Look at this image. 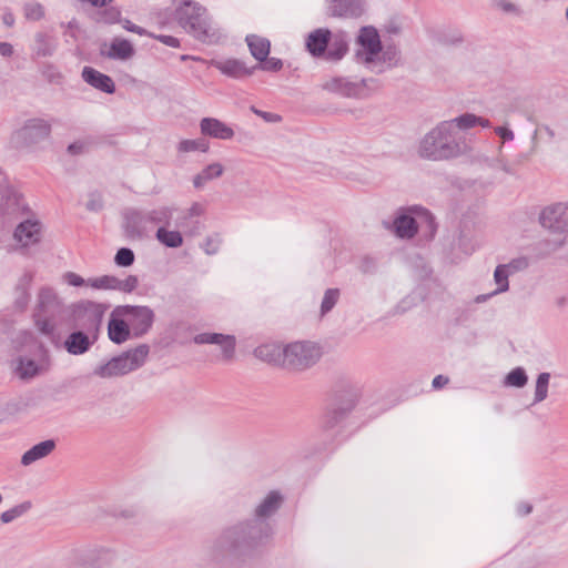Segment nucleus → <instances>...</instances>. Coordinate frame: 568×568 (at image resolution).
I'll return each mask as SVG.
<instances>
[{"mask_svg": "<svg viewBox=\"0 0 568 568\" xmlns=\"http://www.w3.org/2000/svg\"><path fill=\"white\" fill-rule=\"evenodd\" d=\"M40 72L42 77L51 84H60L62 82V73L54 64L50 62L43 63L40 68Z\"/></svg>", "mask_w": 568, "mask_h": 568, "instance_id": "obj_48", "label": "nucleus"}, {"mask_svg": "<svg viewBox=\"0 0 568 568\" xmlns=\"http://www.w3.org/2000/svg\"><path fill=\"white\" fill-rule=\"evenodd\" d=\"M550 381V374L547 372L540 373L536 379L534 404L545 400L548 396V386Z\"/></svg>", "mask_w": 568, "mask_h": 568, "instance_id": "obj_41", "label": "nucleus"}, {"mask_svg": "<svg viewBox=\"0 0 568 568\" xmlns=\"http://www.w3.org/2000/svg\"><path fill=\"white\" fill-rule=\"evenodd\" d=\"M453 121L456 130H466L476 125V122H478V115L474 113H464L455 118Z\"/></svg>", "mask_w": 568, "mask_h": 568, "instance_id": "obj_51", "label": "nucleus"}, {"mask_svg": "<svg viewBox=\"0 0 568 568\" xmlns=\"http://www.w3.org/2000/svg\"><path fill=\"white\" fill-rule=\"evenodd\" d=\"M251 111L268 123H278L282 121V116L280 114L258 110L254 105L251 106Z\"/></svg>", "mask_w": 568, "mask_h": 568, "instance_id": "obj_59", "label": "nucleus"}, {"mask_svg": "<svg viewBox=\"0 0 568 568\" xmlns=\"http://www.w3.org/2000/svg\"><path fill=\"white\" fill-rule=\"evenodd\" d=\"M386 229H392L399 239H413L418 229L425 225L430 237H434L437 231V224L434 215L425 207L414 205L410 207L398 209L393 224L384 222Z\"/></svg>", "mask_w": 568, "mask_h": 568, "instance_id": "obj_4", "label": "nucleus"}, {"mask_svg": "<svg viewBox=\"0 0 568 568\" xmlns=\"http://www.w3.org/2000/svg\"><path fill=\"white\" fill-rule=\"evenodd\" d=\"M197 345L216 344L222 348V356L225 361H231L235 354V336L222 333H200L193 337Z\"/></svg>", "mask_w": 568, "mask_h": 568, "instance_id": "obj_19", "label": "nucleus"}, {"mask_svg": "<svg viewBox=\"0 0 568 568\" xmlns=\"http://www.w3.org/2000/svg\"><path fill=\"white\" fill-rule=\"evenodd\" d=\"M81 77L87 84L103 93L113 94L115 92L116 88L113 79L92 67H84Z\"/></svg>", "mask_w": 568, "mask_h": 568, "instance_id": "obj_20", "label": "nucleus"}, {"mask_svg": "<svg viewBox=\"0 0 568 568\" xmlns=\"http://www.w3.org/2000/svg\"><path fill=\"white\" fill-rule=\"evenodd\" d=\"M70 318L74 328L83 329L99 336L108 305L82 300L69 307Z\"/></svg>", "mask_w": 568, "mask_h": 568, "instance_id": "obj_7", "label": "nucleus"}, {"mask_svg": "<svg viewBox=\"0 0 568 568\" xmlns=\"http://www.w3.org/2000/svg\"><path fill=\"white\" fill-rule=\"evenodd\" d=\"M41 239V223L34 219H23L18 222L13 231V240L21 247L36 244Z\"/></svg>", "mask_w": 568, "mask_h": 568, "instance_id": "obj_17", "label": "nucleus"}, {"mask_svg": "<svg viewBox=\"0 0 568 568\" xmlns=\"http://www.w3.org/2000/svg\"><path fill=\"white\" fill-rule=\"evenodd\" d=\"M114 314L112 313L108 324V335L114 344L120 345L130 338L132 331L129 322L114 317Z\"/></svg>", "mask_w": 568, "mask_h": 568, "instance_id": "obj_28", "label": "nucleus"}, {"mask_svg": "<svg viewBox=\"0 0 568 568\" xmlns=\"http://www.w3.org/2000/svg\"><path fill=\"white\" fill-rule=\"evenodd\" d=\"M113 313L128 317L134 337L145 335L154 322V312L149 306L123 305L118 306Z\"/></svg>", "mask_w": 568, "mask_h": 568, "instance_id": "obj_12", "label": "nucleus"}, {"mask_svg": "<svg viewBox=\"0 0 568 568\" xmlns=\"http://www.w3.org/2000/svg\"><path fill=\"white\" fill-rule=\"evenodd\" d=\"M331 12L334 17L358 18L364 13L362 0H331Z\"/></svg>", "mask_w": 568, "mask_h": 568, "instance_id": "obj_25", "label": "nucleus"}, {"mask_svg": "<svg viewBox=\"0 0 568 568\" xmlns=\"http://www.w3.org/2000/svg\"><path fill=\"white\" fill-rule=\"evenodd\" d=\"M565 244V237L546 239L540 242V247L546 254L558 251Z\"/></svg>", "mask_w": 568, "mask_h": 568, "instance_id": "obj_55", "label": "nucleus"}, {"mask_svg": "<svg viewBox=\"0 0 568 568\" xmlns=\"http://www.w3.org/2000/svg\"><path fill=\"white\" fill-rule=\"evenodd\" d=\"M89 150V143L87 141L78 140L68 145V152L71 155H80Z\"/></svg>", "mask_w": 568, "mask_h": 568, "instance_id": "obj_61", "label": "nucleus"}, {"mask_svg": "<svg viewBox=\"0 0 568 568\" xmlns=\"http://www.w3.org/2000/svg\"><path fill=\"white\" fill-rule=\"evenodd\" d=\"M341 295V291L338 288H327L324 293L322 304H321V314L325 315L331 312L336 303L338 302Z\"/></svg>", "mask_w": 568, "mask_h": 568, "instance_id": "obj_44", "label": "nucleus"}, {"mask_svg": "<svg viewBox=\"0 0 568 568\" xmlns=\"http://www.w3.org/2000/svg\"><path fill=\"white\" fill-rule=\"evenodd\" d=\"M509 271L506 268V266L499 264L494 272V280L497 284V288L493 292V294H499L508 291L509 288Z\"/></svg>", "mask_w": 568, "mask_h": 568, "instance_id": "obj_43", "label": "nucleus"}, {"mask_svg": "<svg viewBox=\"0 0 568 568\" xmlns=\"http://www.w3.org/2000/svg\"><path fill=\"white\" fill-rule=\"evenodd\" d=\"M149 352L150 347L146 344H141L135 348L128 349L120 355L112 357L106 363L98 365L93 369V375L101 378H112L126 375L143 366Z\"/></svg>", "mask_w": 568, "mask_h": 568, "instance_id": "obj_6", "label": "nucleus"}, {"mask_svg": "<svg viewBox=\"0 0 568 568\" xmlns=\"http://www.w3.org/2000/svg\"><path fill=\"white\" fill-rule=\"evenodd\" d=\"M245 41L252 57L256 61H264L268 57L271 51V42L268 39L257 34H247Z\"/></svg>", "mask_w": 568, "mask_h": 568, "instance_id": "obj_29", "label": "nucleus"}, {"mask_svg": "<svg viewBox=\"0 0 568 568\" xmlns=\"http://www.w3.org/2000/svg\"><path fill=\"white\" fill-rule=\"evenodd\" d=\"M148 215L145 211L126 209L123 212V230L126 237L142 240L148 236Z\"/></svg>", "mask_w": 568, "mask_h": 568, "instance_id": "obj_15", "label": "nucleus"}, {"mask_svg": "<svg viewBox=\"0 0 568 568\" xmlns=\"http://www.w3.org/2000/svg\"><path fill=\"white\" fill-rule=\"evenodd\" d=\"M223 172L224 168L221 163L209 164L193 178V185L195 189H202L207 182L220 178Z\"/></svg>", "mask_w": 568, "mask_h": 568, "instance_id": "obj_35", "label": "nucleus"}, {"mask_svg": "<svg viewBox=\"0 0 568 568\" xmlns=\"http://www.w3.org/2000/svg\"><path fill=\"white\" fill-rule=\"evenodd\" d=\"M399 60V50L396 45L389 44L384 47L382 44V51L379 53V57L377 61H382L384 63H387L388 67H395L397 65Z\"/></svg>", "mask_w": 568, "mask_h": 568, "instance_id": "obj_45", "label": "nucleus"}, {"mask_svg": "<svg viewBox=\"0 0 568 568\" xmlns=\"http://www.w3.org/2000/svg\"><path fill=\"white\" fill-rule=\"evenodd\" d=\"M17 371L21 378H32L40 373V366L34 359L20 356L18 358Z\"/></svg>", "mask_w": 568, "mask_h": 568, "instance_id": "obj_39", "label": "nucleus"}, {"mask_svg": "<svg viewBox=\"0 0 568 568\" xmlns=\"http://www.w3.org/2000/svg\"><path fill=\"white\" fill-rule=\"evenodd\" d=\"M348 51V41L344 33L332 36L324 58L328 61L341 60Z\"/></svg>", "mask_w": 568, "mask_h": 568, "instance_id": "obj_32", "label": "nucleus"}, {"mask_svg": "<svg viewBox=\"0 0 568 568\" xmlns=\"http://www.w3.org/2000/svg\"><path fill=\"white\" fill-rule=\"evenodd\" d=\"M139 285V278L135 275H129L125 280H119L118 291L124 293L133 292Z\"/></svg>", "mask_w": 568, "mask_h": 568, "instance_id": "obj_57", "label": "nucleus"}, {"mask_svg": "<svg viewBox=\"0 0 568 568\" xmlns=\"http://www.w3.org/2000/svg\"><path fill=\"white\" fill-rule=\"evenodd\" d=\"M24 17L28 20L39 21L44 17V8L39 2H28L23 7Z\"/></svg>", "mask_w": 568, "mask_h": 568, "instance_id": "obj_50", "label": "nucleus"}, {"mask_svg": "<svg viewBox=\"0 0 568 568\" xmlns=\"http://www.w3.org/2000/svg\"><path fill=\"white\" fill-rule=\"evenodd\" d=\"M255 70H263L268 72H277L283 68V61L278 58H266L264 61H260L257 64L253 65Z\"/></svg>", "mask_w": 568, "mask_h": 568, "instance_id": "obj_52", "label": "nucleus"}, {"mask_svg": "<svg viewBox=\"0 0 568 568\" xmlns=\"http://www.w3.org/2000/svg\"><path fill=\"white\" fill-rule=\"evenodd\" d=\"M179 214L175 219L176 229H182L187 235L194 236L200 234L203 224L199 220H192L185 214V211H176Z\"/></svg>", "mask_w": 568, "mask_h": 568, "instance_id": "obj_38", "label": "nucleus"}, {"mask_svg": "<svg viewBox=\"0 0 568 568\" xmlns=\"http://www.w3.org/2000/svg\"><path fill=\"white\" fill-rule=\"evenodd\" d=\"M209 142L203 138H199L195 140H182L178 144V151L182 153L193 151H201L205 153L209 151Z\"/></svg>", "mask_w": 568, "mask_h": 568, "instance_id": "obj_42", "label": "nucleus"}, {"mask_svg": "<svg viewBox=\"0 0 568 568\" xmlns=\"http://www.w3.org/2000/svg\"><path fill=\"white\" fill-rule=\"evenodd\" d=\"M332 40L329 29L320 28L312 31L306 39V49L315 58H324L326 49Z\"/></svg>", "mask_w": 568, "mask_h": 568, "instance_id": "obj_23", "label": "nucleus"}, {"mask_svg": "<svg viewBox=\"0 0 568 568\" xmlns=\"http://www.w3.org/2000/svg\"><path fill=\"white\" fill-rule=\"evenodd\" d=\"M272 535L268 521L247 519L225 528L211 547L213 560L243 564L255 557Z\"/></svg>", "mask_w": 568, "mask_h": 568, "instance_id": "obj_1", "label": "nucleus"}, {"mask_svg": "<svg viewBox=\"0 0 568 568\" xmlns=\"http://www.w3.org/2000/svg\"><path fill=\"white\" fill-rule=\"evenodd\" d=\"M150 38H153L161 43L171 47V48H179L180 47V40L173 36H166V34H154L151 32Z\"/></svg>", "mask_w": 568, "mask_h": 568, "instance_id": "obj_62", "label": "nucleus"}, {"mask_svg": "<svg viewBox=\"0 0 568 568\" xmlns=\"http://www.w3.org/2000/svg\"><path fill=\"white\" fill-rule=\"evenodd\" d=\"M51 133V124L41 118H32L17 130L12 141L18 148H31L48 139Z\"/></svg>", "mask_w": 568, "mask_h": 568, "instance_id": "obj_11", "label": "nucleus"}, {"mask_svg": "<svg viewBox=\"0 0 568 568\" xmlns=\"http://www.w3.org/2000/svg\"><path fill=\"white\" fill-rule=\"evenodd\" d=\"M254 355L271 364L284 366V348L275 344H264L255 348Z\"/></svg>", "mask_w": 568, "mask_h": 568, "instance_id": "obj_31", "label": "nucleus"}, {"mask_svg": "<svg viewBox=\"0 0 568 568\" xmlns=\"http://www.w3.org/2000/svg\"><path fill=\"white\" fill-rule=\"evenodd\" d=\"M321 357L320 348L311 342H295L284 347V367L304 371Z\"/></svg>", "mask_w": 568, "mask_h": 568, "instance_id": "obj_9", "label": "nucleus"}, {"mask_svg": "<svg viewBox=\"0 0 568 568\" xmlns=\"http://www.w3.org/2000/svg\"><path fill=\"white\" fill-rule=\"evenodd\" d=\"M30 301V293L28 290H16L14 306L19 311H24Z\"/></svg>", "mask_w": 568, "mask_h": 568, "instance_id": "obj_58", "label": "nucleus"}, {"mask_svg": "<svg viewBox=\"0 0 568 568\" xmlns=\"http://www.w3.org/2000/svg\"><path fill=\"white\" fill-rule=\"evenodd\" d=\"M121 23H122V27L129 32H133L139 36H146V37H150V34H151V32H149L146 29L132 23L129 19L121 20Z\"/></svg>", "mask_w": 568, "mask_h": 568, "instance_id": "obj_63", "label": "nucleus"}, {"mask_svg": "<svg viewBox=\"0 0 568 568\" xmlns=\"http://www.w3.org/2000/svg\"><path fill=\"white\" fill-rule=\"evenodd\" d=\"M283 497L276 491H270L266 497L255 508V517L253 519L265 520L273 516L282 506Z\"/></svg>", "mask_w": 568, "mask_h": 568, "instance_id": "obj_26", "label": "nucleus"}, {"mask_svg": "<svg viewBox=\"0 0 568 568\" xmlns=\"http://www.w3.org/2000/svg\"><path fill=\"white\" fill-rule=\"evenodd\" d=\"M174 16L179 24L197 40L207 43L215 41V31L209 26L203 7L186 0L175 9Z\"/></svg>", "mask_w": 568, "mask_h": 568, "instance_id": "obj_5", "label": "nucleus"}, {"mask_svg": "<svg viewBox=\"0 0 568 568\" xmlns=\"http://www.w3.org/2000/svg\"><path fill=\"white\" fill-rule=\"evenodd\" d=\"M57 444L54 439H45L28 449L21 457V464L29 466L37 460H40L49 456L55 448Z\"/></svg>", "mask_w": 568, "mask_h": 568, "instance_id": "obj_27", "label": "nucleus"}, {"mask_svg": "<svg viewBox=\"0 0 568 568\" xmlns=\"http://www.w3.org/2000/svg\"><path fill=\"white\" fill-rule=\"evenodd\" d=\"M466 152L467 144L455 129L454 121L438 123L424 135L418 146L419 156L432 161L455 159Z\"/></svg>", "mask_w": 568, "mask_h": 568, "instance_id": "obj_2", "label": "nucleus"}, {"mask_svg": "<svg viewBox=\"0 0 568 568\" xmlns=\"http://www.w3.org/2000/svg\"><path fill=\"white\" fill-rule=\"evenodd\" d=\"M368 81H374V79L363 78L359 81H351L348 78L336 77L323 83L322 88L328 92L337 93L346 98H359Z\"/></svg>", "mask_w": 568, "mask_h": 568, "instance_id": "obj_16", "label": "nucleus"}, {"mask_svg": "<svg viewBox=\"0 0 568 568\" xmlns=\"http://www.w3.org/2000/svg\"><path fill=\"white\" fill-rule=\"evenodd\" d=\"M98 337V335L89 334L87 331L75 328L63 342L61 341L58 347L62 345L70 355H83L90 351Z\"/></svg>", "mask_w": 568, "mask_h": 568, "instance_id": "obj_18", "label": "nucleus"}, {"mask_svg": "<svg viewBox=\"0 0 568 568\" xmlns=\"http://www.w3.org/2000/svg\"><path fill=\"white\" fill-rule=\"evenodd\" d=\"M85 207L90 212H100L103 209L102 197L97 193H91L90 199L85 204Z\"/></svg>", "mask_w": 568, "mask_h": 568, "instance_id": "obj_60", "label": "nucleus"}, {"mask_svg": "<svg viewBox=\"0 0 568 568\" xmlns=\"http://www.w3.org/2000/svg\"><path fill=\"white\" fill-rule=\"evenodd\" d=\"M211 63L221 73L234 79L250 77L255 71V68L246 67L245 63L239 59L212 60Z\"/></svg>", "mask_w": 568, "mask_h": 568, "instance_id": "obj_21", "label": "nucleus"}, {"mask_svg": "<svg viewBox=\"0 0 568 568\" xmlns=\"http://www.w3.org/2000/svg\"><path fill=\"white\" fill-rule=\"evenodd\" d=\"M92 13H90V19L97 23L104 24H114L121 22V10L118 7L105 6L102 8H95Z\"/></svg>", "mask_w": 568, "mask_h": 568, "instance_id": "obj_33", "label": "nucleus"}, {"mask_svg": "<svg viewBox=\"0 0 568 568\" xmlns=\"http://www.w3.org/2000/svg\"><path fill=\"white\" fill-rule=\"evenodd\" d=\"M540 224L554 233L568 232V205L556 203L545 207L539 216Z\"/></svg>", "mask_w": 568, "mask_h": 568, "instance_id": "obj_14", "label": "nucleus"}, {"mask_svg": "<svg viewBox=\"0 0 568 568\" xmlns=\"http://www.w3.org/2000/svg\"><path fill=\"white\" fill-rule=\"evenodd\" d=\"M89 285L97 290H118L119 278L113 275H103L90 280Z\"/></svg>", "mask_w": 568, "mask_h": 568, "instance_id": "obj_47", "label": "nucleus"}, {"mask_svg": "<svg viewBox=\"0 0 568 568\" xmlns=\"http://www.w3.org/2000/svg\"><path fill=\"white\" fill-rule=\"evenodd\" d=\"M29 213L22 195L14 190H7L0 201V229L10 226Z\"/></svg>", "mask_w": 568, "mask_h": 568, "instance_id": "obj_13", "label": "nucleus"}, {"mask_svg": "<svg viewBox=\"0 0 568 568\" xmlns=\"http://www.w3.org/2000/svg\"><path fill=\"white\" fill-rule=\"evenodd\" d=\"M355 43L358 47L354 54L355 60L372 69L382 51V40L377 29L374 26L362 27Z\"/></svg>", "mask_w": 568, "mask_h": 568, "instance_id": "obj_8", "label": "nucleus"}, {"mask_svg": "<svg viewBox=\"0 0 568 568\" xmlns=\"http://www.w3.org/2000/svg\"><path fill=\"white\" fill-rule=\"evenodd\" d=\"M185 214L192 220H197L205 213V206L200 202H194L189 209L184 210Z\"/></svg>", "mask_w": 568, "mask_h": 568, "instance_id": "obj_64", "label": "nucleus"}, {"mask_svg": "<svg viewBox=\"0 0 568 568\" xmlns=\"http://www.w3.org/2000/svg\"><path fill=\"white\" fill-rule=\"evenodd\" d=\"M64 312L65 305L52 287L40 288L32 317L37 329L54 346L61 343L57 321Z\"/></svg>", "mask_w": 568, "mask_h": 568, "instance_id": "obj_3", "label": "nucleus"}, {"mask_svg": "<svg viewBox=\"0 0 568 568\" xmlns=\"http://www.w3.org/2000/svg\"><path fill=\"white\" fill-rule=\"evenodd\" d=\"M34 53L37 57H51L57 50L55 41L43 32H38L34 37Z\"/></svg>", "mask_w": 568, "mask_h": 568, "instance_id": "obj_37", "label": "nucleus"}, {"mask_svg": "<svg viewBox=\"0 0 568 568\" xmlns=\"http://www.w3.org/2000/svg\"><path fill=\"white\" fill-rule=\"evenodd\" d=\"M114 552L106 548H88L79 554V561L83 566L101 567L112 562Z\"/></svg>", "mask_w": 568, "mask_h": 568, "instance_id": "obj_24", "label": "nucleus"}, {"mask_svg": "<svg viewBox=\"0 0 568 568\" xmlns=\"http://www.w3.org/2000/svg\"><path fill=\"white\" fill-rule=\"evenodd\" d=\"M221 243H222L221 236L219 234H214V235L207 236L205 239L202 247L207 255H213L219 252Z\"/></svg>", "mask_w": 568, "mask_h": 568, "instance_id": "obj_53", "label": "nucleus"}, {"mask_svg": "<svg viewBox=\"0 0 568 568\" xmlns=\"http://www.w3.org/2000/svg\"><path fill=\"white\" fill-rule=\"evenodd\" d=\"M155 239L168 248H178L183 245V235L179 230H169L166 226H159Z\"/></svg>", "mask_w": 568, "mask_h": 568, "instance_id": "obj_34", "label": "nucleus"}, {"mask_svg": "<svg viewBox=\"0 0 568 568\" xmlns=\"http://www.w3.org/2000/svg\"><path fill=\"white\" fill-rule=\"evenodd\" d=\"M200 130L203 135L219 140H231L235 134L231 126L216 118H203Z\"/></svg>", "mask_w": 568, "mask_h": 568, "instance_id": "obj_22", "label": "nucleus"}, {"mask_svg": "<svg viewBox=\"0 0 568 568\" xmlns=\"http://www.w3.org/2000/svg\"><path fill=\"white\" fill-rule=\"evenodd\" d=\"M31 508L30 501L21 503L9 510H6L1 514L0 519L3 524H9L17 519L18 517L26 514Z\"/></svg>", "mask_w": 568, "mask_h": 568, "instance_id": "obj_46", "label": "nucleus"}, {"mask_svg": "<svg viewBox=\"0 0 568 568\" xmlns=\"http://www.w3.org/2000/svg\"><path fill=\"white\" fill-rule=\"evenodd\" d=\"M358 271L363 274H373L377 270V261L372 256H363L357 266Z\"/></svg>", "mask_w": 568, "mask_h": 568, "instance_id": "obj_54", "label": "nucleus"}, {"mask_svg": "<svg viewBox=\"0 0 568 568\" xmlns=\"http://www.w3.org/2000/svg\"><path fill=\"white\" fill-rule=\"evenodd\" d=\"M135 261L134 252L129 247H121L116 251L114 263L120 267H129Z\"/></svg>", "mask_w": 568, "mask_h": 568, "instance_id": "obj_49", "label": "nucleus"}, {"mask_svg": "<svg viewBox=\"0 0 568 568\" xmlns=\"http://www.w3.org/2000/svg\"><path fill=\"white\" fill-rule=\"evenodd\" d=\"M356 405V394L351 390L338 392L327 405L321 426L325 430L335 428L342 423Z\"/></svg>", "mask_w": 568, "mask_h": 568, "instance_id": "obj_10", "label": "nucleus"}, {"mask_svg": "<svg viewBox=\"0 0 568 568\" xmlns=\"http://www.w3.org/2000/svg\"><path fill=\"white\" fill-rule=\"evenodd\" d=\"M135 54L133 44L123 38H114L106 53L113 60H129Z\"/></svg>", "mask_w": 568, "mask_h": 568, "instance_id": "obj_30", "label": "nucleus"}, {"mask_svg": "<svg viewBox=\"0 0 568 568\" xmlns=\"http://www.w3.org/2000/svg\"><path fill=\"white\" fill-rule=\"evenodd\" d=\"M527 383L528 376L520 366L513 368L504 378V385L507 387L523 388Z\"/></svg>", "mask_w": 568, "mask_h": 568, "instance_id": "obj_40", "label": "nucleus"}, {"mask_svg": "<svg viewBox=\"0 0 568 568\" xmlns=\"http://www.w3.org/2000/svg\"><path fill=\"white\" fill-rule=\"evenodd\" d=\"M503 265L508 268L509 274L511 275L516 272L526 270L529 266V261L526 256H520L513 258L509 263Z\"/></svg>", "mask_w": 568, "mask_h": 568, "instance_id": "obj_56", "label": "nucleus"}, {"mask_svg": "<svg viewBox=\"0 0 568 568\" xmlns=\"http://www.w3.org/2000/svg\"><path fill=\"white\" fill-rule=\"evenodd\" d=\"M178 209L174 206H160L150 211H145L149 224L169 226L171 224L173 214Z\"/></svg>", "mask_w": 568, "mask_h": 568, "instance_id": "obj_36", "label": "nucleus"}]
</instances>
